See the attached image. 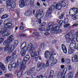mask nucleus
<instances>
[{"instance_id": "nucleus-1", "label": "nucleus", "mask_w": 78, "mask_h": 78, "mask_svg": "<svg viewBox=\"0 0 78 78\" xmlns=\"http://www.w3.org/2000/svg\"><path fill=\"white\" fill-rule=\"evenodd\" d=\"M14 41V38H12V35H10L9 37L5 41L3 42V45L6 46L4 48V50L5 51H8L9 53H12L14 49L17 45L18 44V41H15L13 43V45H10L12 41Z\"/></svg>"}, {"instance_id": "nucleus-2", "label": "nucleus", "mask_w": 78, "mask_h": 78, "mask_svg": "<svg viewBox=\"0 0 78 78\" xmlns=\"http://www.w3.org/2000/svg\"><path fill=\"white\" fill-rule=\"evenodd\" d=\"M69 14L71 16V18L73 20L77 19V16H78V9L77 8H73L69 11Z\"/></svg>"}, {"instance_id": "nucleus-3", "label": "nucleus", "mask_w": 78, "mask_h": 78, "mask_svg": "<svg viewBox=\"0 0 78 78\" xmlns=\"http://www.w3.org/2000/svg\"><path fill=\"white\" fill-rule=\"evenodd\" d=\"M12 22V19H8L7 20H5L4 22V28L9 30L13 28V27H12V24L11 23Z\"/></svg>"}, {"instance_id": "nucleus-4", "label": "nucleus", "mask_w": 78, "mask_h": 78, "mask_svg": "<svg viewBox=\"0 0 78 78\" xmlns=\"http://www.w3.org/2000/svg\"><path fill=\"white\" fill-rule=\"evenodd\" d=\"M30 55H26L24 58V60L22 62V63L20 66V69L22 70H24L26 68V65L25 64L27 61H28V60L30 59Z\"/></svg>"}, {"instance_id": "nucleus-5", "label": "nucleus", "mask_w": 78, "mask_h": 78, "mask_svg": "<svg viewBox=\"0 0 78 78\" xmlns=\"http://www.w3.org/2000/svg\"><path fill=\"white\" fill-rule=\"evenodd\" d=\"M18 62H17V65H16V63L15 62H14L12 65H11L9 64L8 66V68L9 70L11 71L12 70V67L15 69V68H18V67L20 66V63L21 62V59L20 58H19L18 59Z\"/></svg>"}, {"instance_id": "nucleus-6", "label": "nucleus", "mask_w": 78, "mask_h": 78, "mask_svg": "<svg viewBox=\"0 0 78 78\" xmlns=\"http://www.w3.org/2000/svg\"><path fill=\"white\" fill-rule=\"evenodd\" d=\"M26 45H27V43L25 42H24L22 43L21 46V48H22L20 51V53L22 54V56L23 57L25 56L27 50H26Z\"/></svg>"}, {"instance_id": "nucleus-7", "label": "nucleus", "mask_w": 78, "mask_h": 78, "mask_svg": "<svg viewBox=\"0 0 78 78\" xmlns=\"http://www.w3.org/2000/svg\"><path fill=\"white\" fill-rule=\"evenodd\" d=\"M76 45V41H72L69 45V49L68 53L69 54H72L73 51V49L75 48Z\"/></svg>"}, {"instance_id": "nucleus-8", "label": "nucleus", "mask_w": 78, "mask_h": 78, "mask_svg": "<svg viewBox=\"0 0 78 78\" xmlns=\"http://www.w3.org/2000/svg\"><path fill=\"white\" fill-rule=\"evenodd\" d=\"M59 28H60L59 27L57 26L52 29L51 31L50 32L51 34H53L55 33L56 34L59 33L60 32H61V30L59 29Z\"/></svg>"}, {"instance_id": "nucleus-9", "label": "nucleus", "mask_w": 78, "mask_h": 78, "mask_svg": "<svg viewBox=\"0 0 78 78\" xmlns=\"http://www.w3.org/2000/svg\"><path fill=\"white\" fill-rule=\"evenodd\" d=\"M2 34V36L3 37L5 36H9L11 34L6 32V29L3 28L0 29V34Z\"/></svg>"}, {"instance_id": "nucleus-10", "label": "nucleus", "mask_w": 78, "mask_h": 78, "mask_svg": "<svg viewBox=\"0 0 78 78\" xmlns=\"http://www.w3.org/2000/svg\"><path fill=\"white\" fill-rule=\"evenodd\" d=\"M37 68L36 70V71H40L43 67H45V64L44 63H41L40 62H38L37 63Z\"/></svg>"}, {"instance_id": "nucleus-11", "label": "nucleus", "mask_w": 78, "mask_h": 78, "mask_svg": "<svg viewBox=\"0 0 78 78\" xmlns=\"http://www.w3.org/2000/svg\"><path fill=\"white\" fill-rule=\"evenodd\" d=\"M55 5H52L51 7L48 9V12L46 14V17H48L51 14L52 10L54 9H55Z\"/></svg>"}, {"instance_id": "nucleus-12", "label": "nucleus", "mask_w": 78, "mask_h": 78, "mask_svg": "<svg viewBox=\"0 0 78 78\" xmlns=\"http://www.w3.org/2000/svg\"><path fill=\"white\" fill-rule=\"evenodd\" d=\"M34 49V46L31 43H30L27 46V48H26V50L28 52H30L31 50Z\"/></svg>"}, {"instance_id": "nucleus-13", "label": "nucleus", "mask_w": 78, "mask_h": 78, "mask_svg": "<svg viewBox=\"0 0 78 78\" xmlns=\"http://www.w3.org/2000/svg\"><path fill=\"white\" fill-rule=\"evenodd\" d=\"M43 10L42 9H40L37 10L35 16L37 19L39 16H41L42 14L43 13Z\"/></svg>"}, {"instance_id": "nucleus-14", "label": "nucleus", "mask_w": 78, "mask_h": 78, "mask_svg": "<svg viewBox=\"0 0 78 78\" xmlns=\"http://www.w3.org/2000/svg\"><path fill=\"white\" fill-rule=\"evenodd\" d=\"M51 54L50 53V51H45L44 52V56L45 58L46 59H48L49 57L50 56V55Z\"/></svg>"}, {"instance_id": "nucleus-15", "label": "nucleus", "mask_w": 78, "mask_h": 78, "mask_svg": "<svg viewBox=\"0 0 78 78\" xmlns=\"http://www.w3.org/2000/svg\"><path fill=\"white\" fill-rule=\"evenodd\" d=\"M21 1L20 4L19 5L20 8H23L25 6V5L27 2V0H20Z\"/></svg>"}, {"instance_id": "nucleus-16", "label": "nucleus", "mask_w": 78, "mask_h": 78, "mask_svg": "<svg viewBox=\"0 0 78 78\" xmlns=\"http://www.w3.org/2000/svg\"><path fill=\"white\" fill-rule=\"evenodd\" d=\"M61 2L59 1V2L56 5V6L55 5H53V6H55V8H56L57 9H58L60 10L62 8V6L61 5Z\"/></svg>"}, {"instance_id": "nucleus-17", "label": "nucleus", "mask_w": 78, "mask_h": 78, "mask_svg": "<svg viewBox=\"0 0 78 78\" xmlns=\"http://www.w3.org/2000/svg\"><path fill=\"white\" fill-rule=\"evenodd\" d=\"M41 52V50H39V51H36L35 55V60L36 61H37V60H38V58H39V53Z\"/></svg>"}, {"instance_id": "nucleus-18", "label": "nucleus", "mask_w": 78, "mask_h": 78, "mask_svg": "<svg viewBox=\"0 0 78 78\" xmlns=\"http://www.w3.org/2000/svg\"><path fill=\"white\" fill-rule=\"evenodd\" d=\"M72 61L73 62H78V56L77 55H76L72 58Z\"/></svg>"}, {"instance_id": "nucleus-19", "label": "nucleus", "mask_w": 78, "mask_h": 78, "mask_svg": "<svg viewBox=\"0 0 78 78\" xmlns=\"http://www.w3.org/2000/svg\"><path fill=\"white\" fill-rule=\"evenodd\" d=\"M16 51H15L14 53H13L11 57H9L10 58H11L12 59V60H11L12 61H14V58H16L17 57V55H16Z\"/></svg>"}, {"instance_id": "nucleus-20", "label": "nucleus", "mask_w": 78, "mask_h": 78, "mask_svg": "<svg viewBox=\"0 0 78 78\" xmlns=\"http://www.w3.org/2000/svg\"><path fill=\"white\" fill-rule=\"evenodd\" d=\"M12 59L11 57L10 58L9 56L7 57L6 58V60H5V64H8L9 63V61H12Z\"/></svg>"}, {"instance_id": "nucleus-21", "label": "nucleus", "mask_w": 78, "mask_h": 78, "mask_svg": "<svg viewBox=\"0 0 78 78\" xmlns=\"http://www.w3.org/2000/svg\"><path fill=\"white\" fill-rule=\"evenodd\" d=\"M62 48L64 53H67V48H66V46H65V45H64L63 44H62Z\"/></svg>"}, {"instance_id": "nucleus-22", "label": "nucleus", "mask_w": 78, "mask_h": 78, "mask_svg": "<svg viewBox=\"0 0 78 78\" xmlns=\"http://www.w3.org/2000/svg\"><path fill=\"white\" fill-rule=\"evenodd\" d=\"M30 55L32 58H36V51L34 50L33 51H31L30 53Z\"/></svg>"}, {"instance_id": "nucleus-23", "label": "nucleus", "mask_w": 78, "mask_h": 78, "mask_svg": "<svg viewBox=\"0 0 78 78\" xmlns=\"http://www.w3.org/2000/svg\"><path fill=\"white\" fill-rule=\"evenodd\" d=\"M49 26L47 27L46 30H45V31L46 32H48L49 31V30H50L51 29L53 28V26L52 25L50 24V23L48 24Z\"/></svg>"}, {"instance_id": "nucleus-24", "label": "nucleus", "mask_w": 78, "mask_h": 78, "mask_svg": "<svg viewBox=\"0 0 78 78\" xmlns=\"http://www.w3.org/2000/svg\"><path fill=\"white\" fill-rule=\"evenodd\" d=\"M55 72L54 71H51L49 73V75L48 78H53V76H54V73Z\"/></svg>"}, {"instance_id": "nucleus-25", "label": "nucleus", "mask_w": 78, "mask_h": 78, "mask_svg": "<svg viewBox=\"0 0 78 78\" xmlns=\"http://www.w3.org/2000/svg\"><path fill=\"white\" fill-rule=\"evenodd\" d=\"M64 73L63 72H59L58 73V78H61L62 76H63V75H64Z\"/></svg>"}, {"instance_id": "nucleus-26", "label": "nucleus", "mask_w": 78, "mask_h": 78, "mask_svg": "<svg viewBox=\"0 0 78 78\" xmlns=\"http://www.w3.org/2000/svg\"><path fill=\"white\" fill-rule=\"evenodd\" d=\"M54 55L55 54H54V53L52 52L49 57V59L50 61H53V60L54 58Z\"/></svg>"}, {"instance_id": "nucleus-27", "label": "nucleus", "mask_w": 78, "mask_h": 78, "mask_svg": "<svg viewBox=\"0 0 78 78\" xmlns=\"http://www.w3.org/2000/svg\"><path fill=\"white\" fill-rule=\"evenodd\" d=\"M73 40H74V38L73 37H71V38H66V42H67V43H69L70 42V41H73Z\"/></svg>"}, {"instance_id": "nucleus-28", "label": "nucleus", "mask_w": 78, "mask_h": 78, "mask_svg": "<svg viewBox=\"0 0 78 78\" xmlns=\"http://www.w3.org/2000/svg\"><path fill=\"white\" fill-rule=\"evenodd\" d=\"M5 68V66L4 65V64L2 62H0V69L2 70V69H4Z\"/></svg>"}, {"instance_id": "nucleus-29", "label": "nucleus", "mask_w": 78, "mask_h": 78, "mask_svg": "<svg viewBox=\"0 0 78 78\" xmlns=\"http://www.w3.org/2000/svg\"><path fill=\"white\" fill-rule=\"evenodd\" d=\"M57 62L58 60H57V59H55L51 62V65H52V66H54L55 64H56L57 63Z\"/></svg>"}, {"instance_id": "nucleus-30", "label": "nucleus", "mask_w": 78, "mask_h": 78, "mask_svg": "<svg viewBox=\"0 0 78 78\" xmlns=\"http://www.w3.org/2000/svg\"><path fill=\"white\" fill-rule=\"evenodd\" d=\"M11 6L12 8H14L16 7V2H12L10 3Z\"/></svg>"}, {"instance_id": "nucleus-31", "label": "nucleus", "mask_w": 78, "mask_h": 78, "mask_svg": "<svg viewBox=\"0 0 78 78\" xmlns=\"http://www.w3.org/2000/svg\"><path fill=\"white\" fill-rule=\"evenodd\" d=\"M22 71H20L18 72L17 76L18 78H20L22 76Z\"/></svg>"}, {"instance_id": "nucleus-32", "label": "nucleus", "mask_w": 78, "mask_h": 78, "mask_svg": "<svg viewBox=\"0 0 78 78\" xmlns=\"http://www.w3.org/2000/svg\"><path fill=\"white\" fill-rule=\"evenodd\" d=\"M57 22H59L58 25L60 27H62V23H63V21L62 20H61L60 21L59 20H58Z\"/></svg>"}, {"instance_id": "nucleus-33", "label": "nucleus", "mask_w": 78, "mask_h": 78, "mask_svg": "<svg viewBox=\"0 0 78 78\" xmlns=\"http://www.w3.org/2000/svg\"><path fill=\"white\" fill-rule=\"evenodd\" d=\"M6 7L8 9H11V3H8L6 5Z\"/></svg>"}, {"instance_id": "nucleus-34", "label": "nucleus", "mask_w": 78, "mask_h": 78, "mask_svg": "<svg viewBox=\"0 0 78 78\" xmlns=\"http://www.w3.org/2000/svg\"><path fill=\"white\" fill-rule=\"evenodd\" d=\"M34 70H35V68L34 67L32 68L29 71L31 72L32 73H33L34 72Z\"/></svg>"}, {"instance_id": "nucleus-35", "label": "nucleus", "mask_w": 78, "mask_h": 78, "mask_svg": "<svg viewBox=\"0 0 78 78\" xmlns=\"http://www.w3.org/2000/svg\"><path fill=\"white\" fill-rule=\"evenodd\" d=\"M8 16V15L6 14H4L1 17V19H5V18H7Z\"/></svg>"}, {"instance_id": "nucleus-36", "label": "nucleus", "mask_w": 78, "mask_h": 78, "mask_svg": "<svg viewBox=\"0 0 78 78\" xmlns=\"http://www.w3.org/2000/svg\"><path fill=\"white\" fill-rule=\"evenodd\" d=\"M59 2H61V4H60V5H61V6H63V7H65L66 6V3L64 2H62L61 1H60Z\"/></svg>"}, {"instance_id": "nucleus-37", "label": "nucleus", "mask_w": 78, "mask_h": 78, "mask_svg": "<svg viewBox=\"0 0 78 78\" xmlns=\"http://www.w3.org/2000/svg\"><path fill=\"white\" fill-rule=\"evenodd\" d=\"M68 22H69V19L66 18L63 21V23L65 24L67 23H68Z\"/></svg>"}, {"instance_id": "nucleus-38", "label": "nucleus", "mask_w": 78, "mask_h": 78, "mask_svg": "<svg viewBox=\"0 0 78 78\" xmlns=\"http://www.w3.org/2000/svg\"><path fill=\"white\" fill-rule=\"evenodd\" d=\"M5 76L6 77H10V76H12V74L11 73H8L5 74Z\"/></svg>"}, {"instance_id": "nucleus-39", "label": "nucleus", "mask_w": 78, "mask_h": 78, "mask_svg": "<svg viewBox=\"0 0 78 78\" xmlns=\"http://www.w3.org/2000/svg\"><path fill=\"white\" fill-rule=\"evenodd\" d=\"M65 61L66 63V64H68L70 63V59H66V60Z\"/></svg>"}, {"instance_id": "nucleus-40", "label": "nucleus", "mask_w": 78, "mask_h": 78, "mask_svg": "<svg viewBox=\"0 0 78 78\" xmlns=\"http://www.w3.org/2000/svg\"><path fill=\"white\" fill-rule=\"evenodd\" d=\"M49 61L47 60L46 61V65L45 66L46 67H49Z\"/></svg>"}, {"instance_id": "nucleus-41", "label": "nucleus", "mask_w": 78, "mask_h": 78, "mask_svg": "<svg viewBox=\"0 0 78 78\" xmlns=\"http://www.w3.org/2000/svg\"><path fill=\"white\" fill-rule=\"evenodd\" d=\"M64 12H63L62 13V14L60 16L59 18L60 19H63V17H64Z\"/></svg>"}, {"instance_id": "nucleus-42", "label": "nucleus", "mask_w": 78, "mask_h": 78, "mask_svg": "<svg viewBox=\"0 0 78 78\" xmlns=\"http://www.w3.org/2000/svg\"><path fill=\"white\" fill-rule=\"evenodd\" d=\"M66 39H69L71 38V37H70V35L69 34H67L65 36Z\"/></svg>"}, {"instance_id": "nucleus-43", "label": "nucleus", "mask_w": 78, "mask_h": 78, "mask_svg": "<svg viewBox=\"0 0 78 78\" xmlns=\"http://www.w3.org/2000/svg\"><path fill=\"white\" fill-rule=\"evenodd\" d=\"M4 41V38H0V44H1L2 43H3V42Z\"/></svg>"}, {"instance_id": "nucleus-44", "label": "nucleus", "mask_w": 78, "mask_h": 78, "mask_svg": "<svg viewBox=\"0 0 78 78\" xmlns=\"http://www.w3.org/2000/svg\"><path fill=\"white\" fill-rule=\"evenodd\" d=\"M70 26V24L67 23L63 26V27H69Z\"/></svg>"}, {"instance_id": "nucleus-45", "label": "nucleus", "mask_w": 78, "mask_h": 78, "mask_svg": "<svg viewBox=\"0 0 78 78\" xmlns=\"http://www.w3.org/2000/svg\"><path fill=\"white\" fill-rule=\"evenodd\" d=\"M38 78H47L46 76H43V75H40L39 76Z\"/></svg>"}, {"instance_id": "nucleus-46", "label": "nucleus", "mask_w": 78, "mask_h": 78, "mask_svg": "<svg viewBox=\"0 0 78 78\" xmlns=\"http://www.w3.org/2000/svg\"><path fill=\"white\" fill-rule=\"evenodd\" d=\"M67 68H65L64 69V70L63 71V74L66 73V72H67Z\"/></svg>"}, {"instance_id": "nucleus-47", "label": "nucleus", "mask_w": 78, "mask_h": 78, "mask_svg": "<svg viewBox=\"0 0 78 78\" xmlns=\"http://www.w3.org/2000/svg\"><path fill=\"white\" fill-rule=\"evenodd\" d=\"M4 11V8H0V14L2 13V12H3Z\"/></svg>"}, {"instance_id": "nucleus-48", "label": "nucleus", "mask_w": 78, "mask_h": 78, "mask_svg": "<svg viewBox=\"0 0 78 78\" xmlns=\"http://www.w3.org/2000/svg\"><path fill=\"white\" fill-rule=\"evenodd\" d=\"M50 34L49 32H46L44 34V35L45 36H49Z\"/></svg>"}, {"instance_id": "nucleus-49", "label": "nucleus", "mask_w": 78, "mask_h": 78, "mask_svg": "<svg viewBox=\"0 0 78 78\" xmlns=\"http://www.w3.org/2000/svg\"><path fill=\"white\" fill-rule=\"evenodd\" d=\"M73 78V74H70L68 76V78Z\"/></svg>"}, {"instance_id": "nucleus-50", "label": "nucleus", "mask_w": 78, "mask_h": 78, "mask_svg": "<svg viewBox=\"0 0 78 78\" xmlns=\"http://www.w3.org/2000/svg\"><path fill=\"white\" fill-rule=\"evenodd\" d=\"M36 22H38L39 24L41 23V19H38Z\"/></svg>"}, {"instance_id": "nucleus-51", "label": "nucleus", "mask_w": 78, "mask_h": 78, "mask_svg": "<svg viewBox=\"0 0 78 78\" xmlns=\"http://www.w3.org/2000/svg\"><path fill=\"white\" fill-rule=\"evenodd\" d=\"M39 30L40 31H43L45 30V29L43 28H39Z\"/></svg>"}, {"instance_id": "nucleus-52", "label": "nucleus", "mask_w": 78, "mask_h": 78, "mask_svg": "<svg viewBox=\"0 0 78 78\" xmlns=\"http://www.w3.org/2000/svg\"><path fill=\"white\" fill-rule=\"evenodd\" d=\"M30 0V4L31 5L33 4L34 2V0Z\"/></svg>"}, {"instance_id": "nucleus-53", "label": "nucleus", "mask_w": 78, "mask_h": 78, "mask_svg": "<svg viewBox=\"0 0 78 78\" xmlns=\"http://www.w3.org/2000/svg\"><path fill=\"white\" fill-rule=\"evenodd\" d=\"M27 75L28 76H30V75H31V74H32L31 72L29 70L27 73Z\"/></svg>"}, {"instance_id": "nucleus-54", "label": "nucleus", "mask_w": 78, "mask_h": 78, "mask_svg": "<svg viewBox=\"0 0 78 78\" xmlns=\"http://www.w3.org/2000/svg\"><path fill=\"white\" fill-rule=\"evenodd\" d=\"M78 25V24L77 23H75L73 25H72V27H76Z\"/></svg>"}, {"instance_id": "nucleus-55", "label": "nucleus", "mask_w": 78, "mask_h": 78, "mask_svg": "<svg viewBox=\"0 0 78 78\" xmlns=\"http://www.w3.org/2000/svg\"><path fill=\"white\" fill-rule=\"evenodd\" d=\"M34 35H35V36L36 35H39V32H34Z\"/></svg>"}, {"instance_id": "nucleus-56", "label": "nucleus", "mask_w": 78, "mask_h": 78, "mask_svg": "<svg viewBox=\"0 0 78 78\" xmlns=\"http://www.w3.org/2000/svg\"><path fill=\"white\" fill-rule=\"evenodd\" d=\"M64 62H65V60L64 59V58H62L61 59L62 63H64Z\"/></svg>"}, {"instance_id": "nucleus-57", "label": "nucleus", "mask_w": 78, "mask_h": 78, "mask_svg": "<svg viewBox=\"0 0 78 78\" xmlns=\"http://www.w3.org/2000/svg\"><path fill=\"white\" fill-rule=\"evenodd\" d=\"M46 25V23L44 22L41 25V27H44V26H45Z\"/></svg>"}, {"instance_id": "nucleus-58", "label": "nucleus", "mask_w": 78, "mask_h": 78, "mask_svg": "<svg viewBox=\"0 0 78 78\" xmlns=\"http://www.w3.org/2000/svg\"><path fill=\"white\" fill-rule=\"evenodd\" d=\"M11 0H6V2L7 3H11Z\"/></svg>"}, {"instance_id": "nucleus-59", "label": "nucleus", "mask_w": 78, "mask_h": 78, "mask_svg": "<svg viewBox=\"0 0 78 78\" xmlns=\"http://www.w3.org/2000/svg\"><path fill=\"white\" fill-rule=\"evenodd\" d=\"M40 45H41V47H44V45H45V44H44V43H42L40 44Z\"/></svg>"}, {"instance_id": "nucleus-60", "label": "nucleus", "mask_w": 78, "mask_h": 78, "mask_svg": "<svg viewBox=\"0 0 78 78\" xmlns=\"http://www.w3.org/2000/svg\"><path fill=\"white\" fill-rule=\"evenodd\" d=\"M72 69V66H69L68 68V69L69 70H70Z\"/></svg>"}, {"instance_id": "nucleus-61", "label": "nucleus", "mask_w": 78, "mask_h": 78, "mask_svg": "<svg viewBox=\"0 0 78 78\" xmlns=\"http://www.w3.org/2000/svg\"><path fill=\"white\" fill-rule=\"evenodd\" d=\"M76 46V45H75V47L74 48H75L76 50H78V44L76 46Z\"/></svg>"}, {"instance_id": "nucleus-62", "label": "nucleus", "mask_w": 78, "mask_h": 78, "mask_svg": "<svg viewBox=\"0 0 78 78\" xmlns=\"http://www.w3.org/2000/svg\"><path fill=\"white\" fill-rule=\"evenodd\" d=\"M6 68H5V69H2V70L3 71V72L4 73H6Z\"/></svg>"}, {"instance_id": "nucleus-63", "label": "nucleus", "mask_w": 78, "mask_h": 78, "mask_svg": "<svg viewBox=\"0 0 78 78\" xmlns=\"http://www.w3.org/2000/svg\"><path fill=\"white\" fill-rule=\"evenodd\" d=\"M20 30H23L24 29V27H22V26H20Z\"/></svg>"}, {"instance_id": "nucleus-64", "label": "nucleus", "mask_w": 78, "mask_h": 78, "mask_svg": "<svg viewBox=\"0 0 78 78\" xmlns=\"http://www.w3.org/2000/svg\"><path fill=\"white\" fill-rule=\"evenodd\" d=\"M64 67H65L64 65H61V68L62 69H63Z\"/></svg>"}]
</instances>
